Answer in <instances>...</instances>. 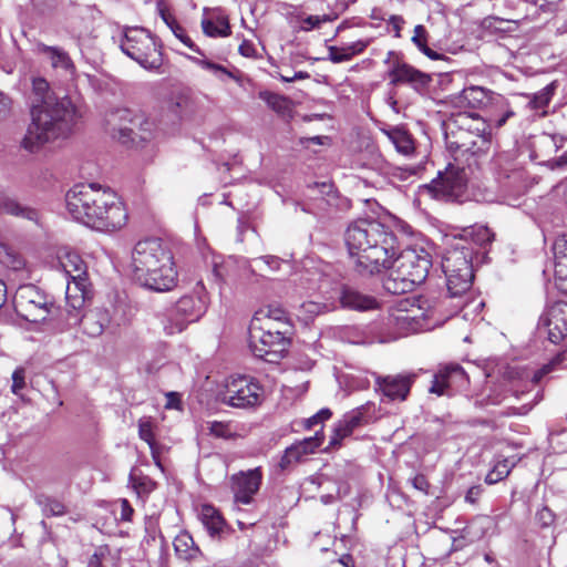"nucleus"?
I'll use <instances>...</instances> for the list:
<instances>
[{"label":"nucleus","instance_id":"obj_29","mask_svg":"<svg viewBox=\"0 0 567 567\" xmlns=\"http://www.w3.org/2000/svg\"><path fill=\"white\" fill-rule=\"evenodd\" d=\"M446 277L447 292L451 298H463L470 290L474 279V272H444Z\"/></svg>","mask_w":567,"mask_h":567},{"label":"nucleus","instance_id":"obj_34","mask_svg":"<svg viewBox=\"0 0 567 567\" xmlns=\"http://www.w3.org/2000/svg\"><path fill=\"white\" fill-rule=\"evenodd\" d=\"M60 262L70 279L87 278L85 262L76 252H66Z\"/></svg>","mask_w":567,"mask_h":567},{"label":"nucleus","instance_id":"obj_39","mask_svg":"<svg viewBox=\"0 0 567 567\" xmlns=\"http://www.w3.org/2000/svg\"><path fill=\"white\" fill-rule=\"evenodd\" d=\"M258 97L277 114L285 115L291 111V101L285 95L265 90L258 93Z\"/></svg>","mask_w":567,"mask_h":567},{"label":"nucleus","instance_id":"obj_14","mask_svg":"<svg viewBox=\"0 0 567 567\" xmlns=\"http://www.w3.org/2000/svg\"><path fill=\"white\" fill-rule=\"evenodd\" d=\"M467 385L468 377L464 369L460 364L450 363L439 368L429 391L437 395L452 396Z\"/></svg>","mask_w":567,"mask_h":567},{"label":"nucleus","instance_id":"obj_51","mask_svg":"<svg viewBox=\"0 0 567 567\" xmlns=\"http://www.w3.org/2000/svg\"><path fill=\"white\" fill-rule=\"evenodd\" d=\"M43 511L48 515L61 516L65 514V506L58 499L47 498L43 504Z\"/></svg>","mask_w":567,"mask_h":567},{"label":"nucleus","instance_id":"obj_38","mask_svg":"<svg viewBox=\"0 0 567 567\" xmlns=\"http://www.w3.org/2000/svg\"><path fill=\"white\" fill-rule=\"evenodd\" d=\"M389 140L394 144L398 152L409 155L414 151V144L411 135L401 127H393L384 131Z\"/></svg>","mask_w":567,"mask_h":567},{"label":"nucleus","instance_id":"obj_18","mask_svg":"<svg viewBox=\"0 0 567 567\" xmlns=\"http://www.w3.org/2000/svg\"><path fill=\"white\" fill-rule=\"evenodd\" d=\"M390 83L393 85L409 84L416 91L426 89L432 78L430 74L421 72L408 63L396 60L388 71Z\"/></svg>","mask_w":567,"mask_h":567},{"label":"nucleus","instance_id":"obj_50","mask_svg":"<svg viewBox=\"0 0 567 567\" xmlns=\"http://www.w3.org/2000/svg\"><path fill=\"white\" fill-rule=\"evenodd\" d=\"M332 415V412L328 409H321L319 412H317L315 415L308 417L303 422V426L307 430L312 429L315 425L322 423L323 421L330 419Z\"/></svg>","mask_w":567,"mask_h":567},{"label":"nucleus","instance_id":"obj_45","mask_svg":"<svg viewBox=\"0 0 567 567\" xmlns=\"http://www.w3.org/2000/svg\"><path fill=\"white\" fill-rule=\"evenodd\" d=\"M551 94H553V89L550 85L544 87L543 90H540L539 92L534 94V96L528 102V106L532 110H540V109L547 106L551 99Z\"/></svg>","mask_w":567,"mask_h":567},{"label":"nucleus","instance_id":"obj_57","mask_svg":"<svg viewBox=\"0 0 567 567\" xmlns=\"http://www.w3.org/2000/svg\"><path fill=\"white\" fill-rule=\"evenodd\" d=\"M555 257L567 261V238L566 236L557 239L554 244Z\"/></svg>","mask_w":567,"mask_h":567},{"label":"nucleus","instance_id":"obj_6","mask_svg":"<svg viewBox=\"0 0 567 567\" xmlns=\"http://www.w3.org/2000/svg\"><path fill=\"white\" fill-rule=\"evenodd\" d=\"M271 326L250 322L249 347L255 357L276 363L288 351L292 326L291 323H285L284 330H272Z\"/></svg>","mask_w":567,"mask_h":567},{"label":"nucleus","instance_id":"obj_20","mask_svg":"<svg viewBox=\"0 0 567 567\" xmlns=\"http://www.w3.org/2000/svg\"><path fill=\"white\" fill-rule=\"evenodd\" d=\"M412 382L413 378L410 375L377 377L375 390L391 401H404L410 393Z\"/></svg>","mask_w":567,"mask_h":567},{"label":"nucleus","instance_id":"obj_9","mask_svg":"<svg viewBox=\"0 0 567 567\" xmlns=\"http://www.w3.org/2000/svg\"><path fill=\"white\" fill-rule=\"evenodd\" d=\"M513 115L514 112L511 109H506L499 116L488 113L486 117H482L474 112L464 111L451 118L447 128L455 126L466 131L468 135L476 138L480 150H488L491 145V127H502Z\"/></svg>","mask_w":567,"mask_h":567},{"label":"nucleus","instance_id":"obj_19","mask_svg":"<svg viewBox=\"0 0 567 567\" xmlns=\"http://www.w3.org/2000/svg\"><path fill=\"white\" fill-rule=\"evenodd\" d=\"M473 249L465 243H457L446 250L442 259L443 272H473Z\"/></svg>","mask_w":567,"mask_h":567},{"label":"nucleus","instance_id":"obj_37","mask_svg":"<svg viewBox=\"0 0 567 567\" xmlns=\"http://www.w3.org/2000/svg\"><path fill=\"white\" fill-rule=\"evenodd\" d=\"M202 28L208 37H227L230 34L228 18L221 14H217L214 19H203Z\"/></svg>","mask_w":567,"mask_h":567},{"label":"nucleus","instance_id":"obj_3","mask_svg":"<svg viewBox=\"0 0 567 567\" xmlns=\"http://www.w3.org/2000/svg\"><path fill=\"white\" fill-rule=\"evenodd\" d=\"M68 212L86 226L103 230L122 228L127 213L115 193L96 184H79L65 195Z\"/></svg>","mask_w":567,"mask_h":567},{"label":"nucleus","instance_id":"obj_8","mask_svg":"<svg viewBox=\"0 0 567 567\" xmlns=\"http://www.w3.org/2000/svg\"><path fill=\"white\" fill-rule=\"evenodd\" d=\"M207 310V297L203 285L195 292L181 297L167 312L164 329L167 334L182 332L189 323L198 321Z\"/></svg>","mask_w":567,"mask_h":567},{"label":"nucleus","instance_id":"obj_48","mask_svg":"<svg viewBox=\"0 0 567 567\" xmlns=\"http://www.w3.org/2000/svg\"><path fill=\"white\" fill-rule=\"evenodd\" d=\"M209 434L218 439H230L233 437L231 430L227 423L214 421L209 423Z\"/></svg>","mask_w":567,"mask_h":567},{"label":"nucleus","instance_id":"obj_31","mask_svg":"<svg viewBox=\"0 0 567 567\" xmlns=\"http://www.w3.org/2000/svg\"><path fill=\"white\" fill-rule=\"evenodd\" d=\"M370 44V40H358L346 47H329V60L333 63L350 61L354 55L362 53Z\"/></svg>","mask_w":567,"mask_h":567},{"label":"nucleus","instance_id":"obj_1","mask_svg":"<svg viewBox=\"0 0 567 567\" xmlns=\"http://www.w3.org/2000/svg\"><path fill=\"white\" fill-rule=\"evenodd\" d=\"M29 100L31 122L21 141V147L29 153H37L45 144L68 137L81 118L71 99L58 97L44 78H32Z\"/></svg>","mask_w":567,"mask_h":567},{"label":"nucleus","instance_id":"obj_30","mask_svg":"<svg viewBox=\"0 0 567 567\" xmlns=\"http://www.w3.org/2000/svg\"><path fill=\"white\" fill-rule=\"evenodd\" d=\"M174 549L178 558L190 561L203 556L202 550L195 544L192 535L187 532L179 533L174 539Z\"/></svg>","mask_w":567,"mask_h":567},{"label":"nucleus","instance_id":"obj_35","mask_svg":"<svg viewBox=\"0 0 567 567\" xmlns=\"http://www.w3.org/2000/svg\"><path fill=\"white\" fill-rule=\"evenodd\" d=\"M135 112L128 109H117L107 114L106 124L112 136L117 138L118 125H128L132 121L138 124L141 120L134 118Z\"/></svg>","mask_w":567,"mask_h":567},{"label":"nucleus","instance_id":"obj_43","mask_svg":"<svg viewBox=\"0 0 567 567\" xmlns=\"http://www.w3.org/2000/svg\"><path fill=\"white\" fill-rule=\"evenodd\" d=\"M130 484L140 497L147 496L156 488V482L144 474H136L134 471L130 473Z\"/></svg>","mask_w":567,"mask_h":567},{"label":"nucleus","instance_id":"obj_63","mask_svg":"<svg viewBox=\"0 0 567 567\" xmlns=\"http://www.w3.org/2000/svg\"><path fill=\"white\" fill-rule=\"evenodd\" d=\"M11 100L4 93L0 92V120L10 113Z\"/></svg>","mask_w":567,"mask_h":567},{"label":"nucleus","instance_id":"obj_10","mask_svg":"<svg viewBox=\"0 0 567 567\" xmlns=\"http://www.w3.org/2000/svg\"><path fill=\"white\" fill-rule=\"evenodd\" d=\"M466 182L465 171L450 164L431 183L420 186V194L439 200L463 202Z\"/></svg>","mask_w":567,"mask_h":567},{"label":"nucleus","instance_id":"obj_41","mask_svg":"<svg viewBox=\"0 0 567 567\" xmlns=\"http://www.w3.org/2000/svg\"><path fill=\"white\" fill-rule=\"evenodd\" d=\"M516 461L514 458H502L497 460L493 468L487 473L485 482L488 485L496 484L502 480L506 478L512 468L515 466Z\"/></svg>","mask_w":567,"mask_h":567},{"label":"nucleus","instance_id":"obj_49","mask_svg":"<svg viewBox=\"0 0 567 567\" xmlns=\"http://www.w3.org/2000/svg\"><path fill=\"white\" fill-rule=\"evenodd\" d=\"M472 234L474 235L475 243L480 246L491 244L494 239V233L486 226H478Z\"/></svg>","mask_w":567,"mask_h":567},{"label":"nucleus","instance_id":"obj_17","mask_svg":"<svg viewBox=\"0 0 567 567\" xmlns=\"http://www.w3.org/2000/svg\"><path fill=\"white\" fill-rule=\"evenodd\" d=\"M373 411L374 404L368 402L344 414V416L336 424L329 445H340L341 441L344 437L350 436L357 427L372 421L374 419Z\"/></svg>","mask_w":567,"mask_h":567},{"label":"nucleus","instance_id":"obj_62","mask_svg":"<svg viewBox=\"0 0 567 567\" xmlns=\"http://www.w3.org/2000/svg\"><path fill=\"white\" fill-rule=\"evenodd\" d=\"M389 23L393 27L394 37L401 38L402 25L405 23L403 17L401 16H391L389 19Z\"/></svg>","mask_w":567,"mask_h":567},{"label":"nucleus","instance_id":"obj_47","mask_svg":"<svg viewBox=\"0 0 567 567\" xmlns=\"http://www.w3.org/2000/svg\"><path fill=\"white\" fill-rule=\"evenodd\" d=\"M194 61L198 65H200L203 69L209 70L214 73L220 72V73L227 75L228 78L238 81V76H236L231 71H228L225 66H223L220 64L214 63L207 59H194Z\"/></svg>","mask_w":567,"mask_h":567},{"label":"nucleus","instance_id":"obj_28","mask_svg":"<svg viewBox=\"0 0 567 567\" xmlns=\"http://www.w3.org/2000/svg\"><path fill=\"white\" fill-rule=\"evenodd\" d=\"M37 50L50 61L53 69H61L70 74L74 73L75 65L69 53L62 48L39 43Z\"/></svg>","mask_w":567,"mask_h":567},{"label":"nucleus","instance_id":"obj_32","mask_svg":"<svg viewBox=\"0 0 567 567\" xmlns=\"http://www.w3.org/2000/svg\"><path fill=\"white\" fill-rule=\"evenodd\" d=\"M323 441V434L320 432H316L313 436L303 439L301 441H298L293 443L292 445L288 446L287 449L289 451H292V458L297 463L302 462L303 458L309 455L313 454L317 449L320 447Z\"/></svg>","mask_w":567,"mask_h":567},{"label":"nucleus","instance_id":"obj_11","mask_svg":"<svg viewBox=\"0 0 567 567\" xmlns=\"http://www.w3.org/2000/svg\"><path fill=\"white\" fill-rule=\"evenodd\" d=\"M14 310L29 322H42L51 312L53 301L37 286L25 285L18 288L13 298Z\"/></svg>","mask_w":567,"mask_h":567},{"label":"nucleus","instance_id":"obj_27","mask_svg":"<svg viewBox=\"0 0 567 567\" xmlns=\"http://www.w3.org/2000/svg\"><path fill=\"white\" fill-rule=\"evenodd\" d=\"M450 132H446V137L449 140L450 148L462 152L470 153L472 155H480L486 153L488 150H480L478 144H476V138L467 134L466 131H462L457 128L455 132L453 126L447 128Z\"/></svg>","mask_w":567,"mask_h":567},{"label":"nucleus","instance_id":"obj_54","mask_svg":"<svg viewBox=\"0 0 567 567\" xmlns=\"http://www.w3.org/2000/svg\"><path fill=\"white\" fill-rule=\"evenodd\" d=\"M172 32L174 33V35L177 39L181 40V42H183L185 45H187L190 50H193L194 52H196L200 55H204V53L200 51V49L186 34V32L182 25L178 24L176 28H174V30Z\"/></svg>","mask_w":567,"mask_h":567},{"label":"nucleus","instance_id":"obj_5","mask_svg":"<svg viewBox=\"0 0 567 567\" xmlns=\"http://www.w3.org/2000/svg\"><path fill=\"white\" fill-rule=\"evenodd\" d=\"M432 266L431 255L423 248L410 247L392 258L389 276L383 281L386 291L401 295L425 281Z\"/></svg>","mask_w":567,"mask_h":567},{"label":"nucleus","instance_id":"obj_12","mask_svg":"<svg viewBox=\"0 0 567 567\" xmlns=\"http://www.w3.org/2000/svg\"><path fill=\"white\" fill-rule=\"evenodd\" d=\"M449 102L455 109H486L488 110V113H494V109L502 112L509 109L508 103L503 95L494 93L482 86L465 87L460 93L451 95Z\"/></svg>","mask_w":567,"mask_h":567},{"label":"nucleus","instance_id":"obj_15","mask_svg":"<svg viewBox=\"0 0 567 567\" xmlns=\"http://www.w3.org/2000/svg\"><path fill=\"white\" fill-rule=\"evenodd\" d=\"M538 332L558 344L567 336V302L558 301L550 306L539 318Z\"/></svg>","mask_w":567,"mask_h":567},{"label":"nucleus","instance_id":"obj_26","mask_svg":"<svg viewBox=\"0 0 567 567\" xmlns=\"http://www.w3.org/2000/svg\"><path fill=\"white\" fill-rule=\"evenodd\" d=\"M340 302L343 308L357 311L373 310L379 307V302L374 297L362 293L351 287L342 288L340 293Z\"/></svg>","mask_w":567,"mask_h":567},{"label":"nucleus","instance_id":"obj_22","mask_svg":"<svg viewBox=\"0 0 567 567\" xmlns=\"http://www.w3.org/2000/svg\"><path fill=\"white\" fill-rule=\"evenodd\" d=\"M330 188V185L322 183L320 185L316 184L315 186L308 187L307 195L309 202L303 204H298L301 207V210L308 214H312L319 218H324L330 215L329 206L331 205V199H336L334 196L324 197L323 194L326 189Z\"/></svg>","mask_w":567,"mask_h":567},{"label":"nucleus","instance_id":"obj_4","mask_svg":"<svg viewBox=\"0 0 567 567\" xmlns=\"http://www.w3.org/2000/svg\"><path fill=\"white\" fill-rule=\"evenodd\" d=\"M132 269L135 280L150 290L164 292L177 285L173 252L159 238H147L135 245Z\"/></svg>","mask_w":567,"mask_h":567},{"label":"nucleus","instance_id":"obj_40","mask_svg":"<svg viewBox=\"0 0 567 567\" xmlns=\"http://www.w3.org/2000/svg\"><path fill=\"white\" fill-rule=\"evenodd\" d=\"M412 42L414 43V45L423 53L425 54L427 58H430L431 60H440L443 58L442 54H440L439 52L432 50L429 45H427V40H429V32L427 30L425 29V27L423 24H417L415 25L414 28V34L412 37Z\"/></svg>","mask_w":567,"mask_h":567},{"label":"nucleus","instance_id":"obj_21","mask_svg":"<svg viewBox=\"0 0 567 567\" xmlns=\"http://www.w3.org/2000/svg\"><path fill=\"white\" fill-rule=\"evenodd\" d=\"M406 303H410L412 308H416V311L413 309H402L398 311V315L393 316V319L398 324H408L411 330H415L414 326L415 320L419 317L426 318L430 316V312L434 309L433 303L425 296H414L412 298L405 299Z\"/></svg>","mask_w":567,"mask_h":567},{"label":"nucleus","instance_id":"obj_52","mask_svg":"<svg viewBox=\"0 0 567 567\" xmlns=\"http://www.w3.org/2000/svg\"><path fill=\"white\" fill-rule=\"evenodd\" d=\"M110 555V550L105 546L99 547L94 554L90 557L86 567H105L104 560Z\"/></svg>","mask_w":567,"mask_h":567},{"label":"nucleus","instance_id":"obj_60","mask_svg":"<svg viewBox=\"0 0 567 567\" xmlns=\"http://www.w3.org/2000/svg\"><path fill=\"white\" fill-rule=\"evenodd\" d=\"M555 275L558 279L567 280V261L556 258L555 261Z\"/></svg>","mask_w":567,"mask_h":567},{"label":"nucleus","instance_id":"obj_23","mask_svg":"<svg viewBox=\"0 0 567 567\" xmlns=\"http://www.w3.org/2000/svg\"><path fill=\"white\" fill-rule=\"evenodd\" d=\"M68 320L70 326L80 324L85 334L99 337L109 323V316L102 310L90 311L83 316H80V311H75L69 315Z\"/></svg>","mask_w":567,"mask_h":567},{"label":"nucleus","instance_id":"obj_13","mask_svg":"<svg viewBox=\"0 0 567 567\" xmlns=\"http://www.w3.org/2000/svg\"><path fill=\"white\" fill-rule=\"evenodd\" d=\"M262 388L250 377L230 378L225 388L223 402L237 409H248L261 403Z\"/></svg>","mask_w":567,"mask_h":567},{"label":"nucleus","instance_id":"obj_64","mask_svg":"<svg viewBox=\"0 0 567 567\" xmlns=\"http://www.w3.org/2000/svg\"><path fill=\"white\" fill-rule=\"evenodd\" d=\"M213 276L216 279L217 282L223 284L226 281L227 271H226V265L224 264H215L213 268Z\"/></svg>","mask_w":567,"mask_h":567},{"label":"nucleus","instance_id":"obj_56","mask_svg":"<svg viewBox=\"0 0 567 567\" xmlns=\"http://www.w3.org/2000/svg\"><path fill=\"white\" fill-rule=\"evenodd\" d=\"M484 488L482 485L471 486L465 494V502L468 504H476L482 496Z\"/></svg>","mask_w":567,"mask_h":567},{"label":"nucleus","instance_id":"obj_46","mask_svg":"<svg viewBox=\"0 0 567 567\" xmlns=\"http://www.w3.org/2000/svg\"><path fill=\"white\" fill-rule=\"evenodd\" d=\"M156 9L162 20L172 31L179 24L174 14L169 11L165 1L158 0L156 3Z\"/></svg>","mask_w":567,"mask_h":567},{"label":"nucleus","instance_id":"obj_24","mask_svg":"<svg viewBox=\"0 0 567 567\" xmlns=\"http://www.w3.org/2000/svg\"><path fill=\"white\" fill-rule=\"evenodd\" d=\"M134 118L141 120L138 124L131 122L128 125H118L117 140L122 144H137L151 137L152 123L141 113H135Z\"/></svg>","mask_w":567,"mask_h":567},{"label":"nucleus","instance_id":"obj_59","mask_svg":"<svg viewBox=\"0 0 567 567\" xmlns=\"http://www.w3.org/2000/svg\"><path fill=\"white\" fill-rule=\"evenodd\" d=\"M292 451L288 449L285 450L284 455L281 456L278 466L281 471H288L293 464H297L292 458Z\"/></svg>","mask_w":567,"mask_h":567},{"label":"nucleus","instance_id":"obj_16","mask_svg":"<svg viewBox=\"0 0 567 567\" xmlns=\"http://www.w3.org/2000/svg\"><path fill=\"white\" fill-rule=\"evenodd\" d=\"M262 483L261 467L240 471L229 477L230 489L237 504L249 505Z\"/></svg>","mask_w":567,"mask_h":567},{"label":"nucleus","instance_id":"obj_44","mask_svg":"<svg viewBox=\"0 0 567 567\" xmlns=\"http://www.w3.org/2000/svg\"><path fill=\"white\" fill-rule=\"evenodd\" d=\"M2 209L10 214L18 217H22L29 220H37L38 218V212L30 207H24L14 199L6 198L2 202Z\"/></svg>","mask_w":567,"mask_h":567},{"label":"nucleus","instance_id":"obj_42","mask_svg":"<svg viewBox=\"0 0 567 567\" xmlns=\"http://www.w3.org/2000/svg\"><path fill=\"white\" fill-rule=\"evenodd\" d=\"M138 436L141 440L148 444L152 456L155 463L159 466L161 462L158 458L157 445L154 437L153 423L150 417H143L138 420Z\"/></svg>","mask_w":567,"mask_h":567},{"label":"nucleus","instance_id":"obj_7","mask_svg":"<svg viewBox=\"0 0 567 567\" xmlns=\"http://www.w3.org/2000/svg\"><path fill=\"white\" fill-rule=\"evenodd\" d=\"M120 47L127 56L146 70L159 69L163 63L159 47L150 31L144 28H124Z\"/></svg>","mask_w":567,"mask_h":567},{"label":"nucleus","instance_id":"obj_53","mask_svg":"<svg viewBox=\"0 0 567 567\" xmlns=\"http://www.w3.org/2000/svg\"><path fill=\"white\" fill-rule=\"evenodd\" d=\"M25 370L23 368H17L12 373V385L11 391L14 394H19L25 386Z\"/></svg>","mask_w":567,"mask_h":567},{"label":"nucleus","instance_id":"obj_55","mask_svg":"<svg viewBox=\"0 0 567 567\" xmlns=\"http://www.w3.org/2000/svg\"><path fill=\"white\" fill-rule=\"evenodd\" d=\"M536 519L542 527H549L555 520V514L551 509L544 506L540 511L537 512Z\"/></svg>","mask_w":567,"mask_h":567},{"label":"nucleus","instance_id":"obj_61","mask_svg":"<svg viewBox=\"0 0 567 567\" xmlns=\"http://www.w3.org/2000/svg\"><path fill=\"white\" fill-rule=\"evenodd\" d=\"M134 514L133 507L130 505L127 499L121 501V519L125 522H131L132 516Z\"/></svg>","mask_w":567,"mask_h":567},{"label":"nucleus","instance_id":"obj_36","mask_svg":"<svg viewBox=\"0 0 567 567\" xmlns=\"http://www.w3.org/2000/svg\"><path fill=\"white\" fill-rule=\"evenodd\" d=\"M202 520L210 536L219 535L226 526L225 519L212 505H204L202 508Z\"/></svg>","mask_w":567,"mask_h":567},{"label":"nucleus","instance_id":"obj_58","mask_svg":"<svg viewBox=\"0 0 567 567\" xmlns=\"http://www.w3.org/2000/svg\"><path fill=\"white\" fill-rule=\"evenodd\" d=\"M412 485L414 488L427 493L430 483L427 482L426 477L423 474H417L412 478Z\"/></svg>","mask_w":567,"mask_h":567},{"label":"nucleus","instance_id":"obj_25","mask_svg":"<svg viewBox=\"0 0 567 567\" xmlns=\"http://www.w3.org/2000/svg\"><path fill=\"white\" fill-rule=\"evenodd\" d=\"M91 298L87 278L70 279L66 285L65 300L68 313L80 311Z\"/></svg>","mask_w":567,"mask_h":567},{"label":"nucleus","instance_id":"obj_2","mask_svg":"<svg viewBox=\"0 0 567 567\" xmlns=\"http://www.w3.org/2000/svg\"><path fill=\"white\" fill-rule=\"evenodd\" d=\"M348 251L354 258V269L362 276L379 274L392 265L396 255L394 231L374 218H359L344 233Z\"/></svg>","mask_w":567,"mask_h":567},{"label":"nucleus","instance_id":"obj_33","mask_svg":"<svg viewBox=\"0 0 567 567\" xmlns=\"http://www.w3.org/2000/svg\"><path fill=\"white\" fill-rule=\"evenodd\" d=\"M265 319L277 321V324L285 329V323H290L287 311L279 305H269L257 310L251 323H262Z\"/></svg>","mask_w":567,"mask_h":567}]
</instances>
